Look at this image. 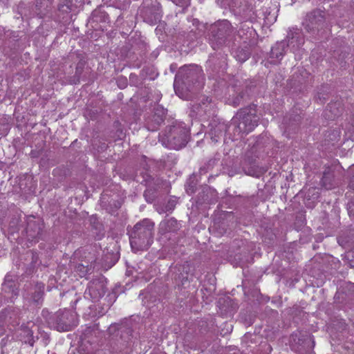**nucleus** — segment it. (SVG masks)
Returning a JSON list of instances; mask_svg holds the SVG:
<instances>
[{"instance_id": "obj_1", "label": "nucleus", "mask_w": 354, "mask_h": 354, "mask_svg": "<svg viewBox=\"0 0 354 354\" xmlns=\"http://www.w3.org/2000/svg\"><path fill=\"white\" fill-rule=\"evenodd\" d=\"M203 84V74L197 65L185 66L176 75L174 87L176 93L183 97L186 92L199 90Z\"/></svg>"}, {"instance_id": "obj_2", "label": "nucleus", "mask_w": 354, "mask_h": 354, "mask_svg": "<svg viewBox=\"0 0 354 354\" xmlns=\"http://www.w3.org/2000/svg\"><path fill=\"white\" fill-rule=\"evenodd\" d=\"M154 223L149 218H144L137 223L129 232V240L135 251L147 250L153 243Z\"/></svg>"}, {"instance_id": "obj_3", "label": "nucleus", "mask_w": 354, "mask_h": 354, "mask_svg": "<svg viewBox=\"0 0 354 354\" xmlns=\"http://www.w3.org/2000/svg\"><path fill=\"white\" fill-rule=\"evenodd\" d=\"M149 165L146 160L140 163L135 176L136 180L146 186L144 197L147 203H151L156 199L157 192L163 186H167V182L159 177H153L149 170Z\"/></svg>"}, {"instance_id": "obj_4", "label": "nucleus", "mask_w": 354, "mask_h": 354, "mask_svg": "<svg viewBox=\"0 0 354 354\" xmlns=\"http://www.w3.org/2000/svg\"><path fill=\"white\" fill-rule=\"evenodd\" d=\"M259 119L257 106L254 104L239 109L231 123L234 126V136L242 137L243 134L252 132L258 126Z\"/></svg>"}, {"instance_id": "obj_5", "label": "nucleus", "mask_w": 354, "mask_h": 354, "mask_svg": "<svg viewBox=\"0 0 354 354\" xmlns=\"http://www.w3.org/2000/svg\"><path fill=\"white\" fill-rule=\"evenodd\" d=\"M235 30L227 20L218 21L210 28L209 42L215 50L227 45L234 37Z\"/></svg>"}, {"instance_id": "obj_6", "label": "nucleus", "mask_w": 354, "mask_h": 354, "mask_svg": "<svg viewBox=\"0 0 354 354\" xmlns=\"http://www.w3.org/2000/svg\"><path fill=\"white\" fill-rule=\"evenodd\" d=\"M161 139L167 147L178 150L187 143L188 131L180 124L171 125L166 128Z\"/></svg>"}, {"instance_id": "obj_7", "label": "nucleus", "mask_w": 354, "mask_h": 354, "mask_svg": "<svg viewBox=\"0 0 354 354\" xmlns=\"http://www.w3.org/2000/svg\"><path fill=\"white\" fill-rule=\"evenodd\" d=\"M261 141L258 139L255 144L245 153L243 162V170L247 175L259 178L267 171V168L260 167L257 162L259 158L258 150L261 147Z\"/></svg>"}, {"instance_id": "obj_8", "label": "nucleus", "mask_w": 354, "mask_h": 354, "mask_svg": "<svg viewBox=\"0 0 354 354\" xmlns=\"http://www.w3.org/2000/svg\"><path fill=\"white\" fill-rule=\"evenodd\" d=\"M48 324L58 331H69L77 326V315L70 310L58 311L50 318Z\"/></svg>"}, {"instance_id": "obj_9", "label": "nucleus", "mask_w": 354, "mask_h": 354, "mask_svg": "<svg viewBox=\"0 0 354 354\" xmlns=\"http://www.w3.org/2000/svg\"><path fill=\"white\" fill-rule=\"evenodd\" d=\"M328 26L325 12L320 9H315L308 12L303 22L304 29L313 35L318 34Z\"/></svg>"}, {"instance_id": "obj_10", "label": "nucleus", "mask_w": 354, "mask_h": 354, "mask_svg": "<svg viewBox=\"0 0 354 354\" xmlns=\"http://www.w3.org/2000/svg\"><path fill=\"white\" fill-rule=\"evenodd\" d=\"M106 291L105 279L103 277L93 279L88 283L87 289L84 292V297L95 302L104 296Z\"/></svg>"}, {"instance_id": "obj_11", "label": "nucleus", "mask_w": 354, "mask_h": 354, "mask_svg": "<svg viewBox=\"0 0 354 354\" xmlns=\"http://www.w3.org/2000/svg\"><path fill=\"white\" fill-rule=\"evenodd\" d=\"M167 115V110L160 104H156L152 114L145 119V126L149 131H154L158 129L164 122Z\"/></svg>"}, {"instance_id": "obj_12", "label": "nucleus", "mask_w": 354, "mask_h": 354, "mask_svg": "<svg viewBox=\"0 0 354 354\" xmlns=\"http://www.w3.org/2000/svg\"><path fill=\"white\" fill-rule=\"evenodd\" d=\"M43 229V223L36 220L33 216H29L26 221V233L29 241L37 242L40 238Z\"/></svg>"}, {"instance_id": "obj_13", "label": "nucleus", "mask_w": 354, "mask_h": 354, "mask_svg": "<svg viewBox=\"0 0 354 354\" xmlns=\"http://www.w3.org/2000/svg\"><path fill=\"white\" fill-rule=\"evenodd\" d=\"M231 124L228 125L225 122L213 120L209 124L208 134L210 136L212 141L216 142L218 138L227 132Z\"/></svg>"}, {"instance_id": "obj_14", "label": "nucleus", "mask_w": 354, "mask_h": 354, "mask_svg": "<svg viewBox=\"0 0 354 354\" xmlns=\"http://www.w3.org/2000/svg\"><path fill=\"white\" fill-rule=\"evenodd\" d=\"M286 39V48L290 46L292 51L299 49L304 43L300 30L295 28L290 29Z\"/></svg>"}, {"instance_id": "obj_15", "label": "nucleus", "mask_w": 354, "mask_h": 354, "mask_svg": "<svg viewBox=\"0 0 354 354\" xmlns=\"http://www.w3.org/2000/svg\"><path fill=\"white\" fill-rule=\"evenodd\" d=\"M180 224L175 218H166L159 224V232L162 235L167 233H175L180 230Z\"/></svg>"}, {"instance_id": "obj_16", "label": "nucleus", "mask_w": 354, "mask_h": 354, "mask_svg": "<svg viewBox=\"0 0 354 354\" xmlns=\"http://www.w3.org/2000/svg\"><path fill=\"white\" fill-rule=\"evenodd\" d=\"M2 289L5 292L11 293L12 297H17L19 292V283L11 274H6L2 283Z\"/></svg>"}, {"instance_id": "obj_17", "label": "nucleus", "mask_w": 354, "mask_h": 354, "mask_svg": "<svg viewBox=\"0 0 354 354\" xmlns=\"http://www.w3.org/2000/svg\"><path fill=\"white\" fill-rule=\"evenodd\" d=\"M286 48V41L277 42L272 47L270 53V62L272 64H277L283 58Z\"/></svg>"}, {"instance_id": "obj_18", "label": "nucleus", "mask_w": 354, "mask_h": 354, "mask_svg": "<svg viewBox=\"0 0 354 354\" xmlns=\"http://www.w3.org/2000/svg\"><path fill=\"white\" fill-rule=\"evenodd\" d=\"M298 344L301 346L300 352L301 354L311 351L315 346V341L313 336L310 334L302 335L298 339Z\"/></svg>"}, {"instance_id": "obj_19", "label": "nucleus", "mask_w": 354, "mask_h": 354, "mask_svg": "<svg viewBox=\"0 0 354 354\" xmlns=\"http://www.w3.org/2000/svg\"><path fill=\"white\" fill-rule=\"evenodd\" d=\"M248 86L245 87V90L240 88L234 89V91L236 93V95H233L231 98L228 99L229 103L234 106H239L248 97Z\"/></svg>"}, {"instance_id": "obj_20", "label": "nucleus", "mask_w": 354, "mask_h": 354, "mask_svg": "<svg viewBox=\"0 0 354 354\" xmlns=\"http://www.w3.org/2000/svg\"><path fill=\"white\" fill-rule=\"evenodd\" d=\"M175 277L176 281H179L183 286L188 281V265H176L174 267Z\"/></svg>"}, {"instance_id": "obj_21", "label": "nucleus", "mask_w": 354, "mask_h": 354, "mask_svg": "<svg viewBox=\"0 0 354 354\" xmlns=\"http://www.w3.org/2000/svg\"><path fill=\"white\" fill-rule=\"evenodd\" d=\"M115 330H119L121 331V338L124 339L125 342H127L131 339L133 333V330L131 328L116 324H111L109 327V330L112 332Z\"/></svg>"}, {"instance_id": "obj_22", "label": "nucleus", "mask_w": 354, "mask_h": 354, "mask_svg": "<svg viewBox=\"0 0 354 354\" xmlns=\"http://www.w3.org/2000/svg\"><path fill=\"white\" fill-rule=\"evenodd\" d=\"M341 132L339 128L328 130L324 134L325 142L328 145H334L340 140Z\"/></svg>"}, {"instance_id": "obj_23", "label": "nucleus", "mask_w": 354, "mask_h": 354, "mask_svg": "<svg viewBox=\"0 0 354 354\" xmlns=\"http://www.w3.org/2000/svg\"><path fill=\"white\" fill-rule=\"evenodd\" d=\"M95 261V259H93L91 261V262L86 263V264L84 263H78L75 267V270L76 272L78 273V274L82 277L86 276L88 273H90L92 272V270L94 269V265L93 263Z\"/></svg>"}, {"instance_id": "obj_24", "label": "nucleus", "mask_w": 354, "mask_h": 354, "mask_svg": "<svg viewBox=\"0 0 354 354\" xmlns=\"http://www.w3.org/2000/svg\"><path fill=\"white\" fill-rule=\"evenodd\" d=\"M210 102L211 100H209L208 97H206L205 102L203 100L201 103L194 105V108L196 111L197 114L202 116L203 114H206L207 111H209L212 108Z\"/></svg>"}, {"instance_id": "obj_25", "label": "nucleus", "mask_w": 354, "mask_h": 354, "mask_svg": "<svg viewBox=\"0 0 354 354\" xmlns=\"http://www.w3.org/2000/svg\"><path fill=\"white\" fill-rule=\"evenodd\" d=\"M20 335L24 337V341L26 343L29 344L30 346H33L35 342L33 339V332L28 326L21 325L20 327Z\"/></svg>"}, {"instance_id": "obj_26", "label": "nucleus", "mask_w": 354, "mask_h": 354, "mask_svg": "<svg viewBox=\"0 0 354 354\" xmlns=\"http://www.w3.org/2000/svg\"><path fill=\"white\" fill-rule=\"evenodd\" d=\"M339 104L337 102L328 104L325 112L326 116L331 120H333L335 117L338 116L342 111L339 109Z\"/></svg>"}, {"instance_id": "obj_27", "label": "nucleus", "mask_w": 354, "mask_h": 354, "mask_svg": "<svg viewBox=\"0 0 354 354\" xmlns=\"http://www.w3.org/2000/svg\"><path fill=\"white\" fill-rule=\"evenodd\" d=\"M251 51L249 47L238 48L235 51L234 57L240 62L246 61L250 56Z\"/></svg>"}, {"instance_id": "obj_28", "label": "nucleus", "mask_w": 354, "mask_h": 354, "mask_svg": "<svg viewBox=\"0 0 354 354\" xmlns=\"http://www.w3.org/2000/svg\"><path fill=\"white\" fill-rule=\"evenodd\" d=\"M178 203V198L175 196H172L169 199L165 207L159 211V213H163L167 212H171L174 209L176 204Z\"/></svg>"}, {"instance_id": "obj_29", "label": "nucleus", "mask_w": 354, "mask_h": 354, "mask_svg": "<svg viewBox=\"0 0 354 354\" xmlns=\"http://www.w3.org/2000/svg\"><path fill=\"white\" fill-rule=\"evenodd\" d=\"M50 3L49 0H37L36 7L37 10L41 12L44 13L50 7Z\"/></svg>"}, {"instance_id": "obj_30", "label": "nucleus", "mask_w": 354, "mask_h": 354, "mask_svg": "<svg viewBox=\"0 0 354 354\" xmlns=\"http://www.w3.org/2000/svg\"><path fill=\"white\" fill-rule=\"evenodd\" d=\"M196 182L194 180V177L191 176L186 184V192L188 194H192L196 192Z\"/></svg>"}, {"instance_id": "obj_31", "label": "nucleus", "mask_w": 354, "mask_h": 354, "mask_svg": "<svg viewBox=\"0 0 354 354\" xmlns=\"http://www.w3.org/2000/svg\"><path fill=\"white\" fill-rule=\"evenodd\" d=\"M44 291L41 288H37L32 294V299L34 303L39 304L42 300Z\"/></svg>"}, {"instance_id": "obj_32", "label": "nucleus", "mask_w": 354, "mask_h": 354, "mask_svg": "<svg viewBox=\"0 0 354 354\" xmlns=\"http://www.w3.org/2000/svg\"><path fill=\"white\" fill-rule=\"evenodd\" d=\"M84 66H85V62L84 61H80L76 66L75 77H77V81H79L81 77V75L83 73Z\"/></svg>"}, {"instance_id": "obj_33", "label": "nucleus", "mask_w": 354, "mask_h": 354, "mask_svg": "<svg viewBox=\"0 0 354 354\" xmlns=\"http://www.w3.org/2000/svg\"><path fill=\"white\" fill-rule=\"evenodd\" d=\"M91 332L92 330L91 329H88L86 330V333H85L84 336L82 338L81 347L86 346V344H89L90 346H91L92 344L95 343L94 339H93V342H91V340L89 339V337L88 336V335ZM82 349H84V348H82Z\"/></svg>"}, {"instance_id": "obj_34", "label": "nucleus", "mask_w": 354, "mask_h": 354, "mask_svg": "<svg viewBox=\"0 0 354 354\" xmlns=\"http://www.w3.org/2000/svg\"><path fill=\"white\" fill-rule=\"evenodd\" d=\"M129 81L130 84L135 86H138L141 84L138 77L136 75L132 73L129 76Z\"/></svg>"}, {"instance_id": "obj_35", "label": "nucleus", "mask_w": 354, "mask_h": 354, "mask_svg": "<svg viewBox=\"0 0 354 354\" xmlns=\"http://www.w3.org/2000/svg\"><path fill=\"white\" fill-rule=\"evenodd\" d=\"M207 202H208V196L207 194H205V192L203 191L198 196L197 203L202 204L203 203H207Z\"/></svg>"}, {"instance_id": "obj_36", "label": "nucleus", "mask_w": 354, "mask_h": 354, "mask_svg": "<svg viewBox=\"0 0 354 354\" xmlns=\"http://www.w3.org/2000/svg\"><path fill=\"white\" fill-rule=\"evenodd\" d=\"M171 1L176 6L184 7L188 5L189 0H171Z\"/></svg>"}, {"instance_id": "obj_37", "label": "nucleus", "mask_w": 354, "mask_h": 354, "mask_svg": "<svg viewBox=\"0 0 354 354\" xmlns=\"http://www.w3.org/2000/svg\"><path fill=\"white\" fill-rule=\"evenodd\" d=\"M111 306V304L109 303V304H106L105 307L104 306L99 307V308H100L99 314H98L99 317L104 315L107 312L108 309H109Z\"/></svg>"}, {"instance_id": "obj_38", "label": "nucleus", "mask_w": 354, "mask_h": 354, "mask_svg": "<svg viewBox=\"0 0 354 354\" xmlns=\"http://www.w3.org/2000/svg\"><path fill=\"white\" fill-rule=\"evenodd\" d=\"M322 183L323 186H324L326 189H329L332 188V185H330V183L328 184V177L326 174H324L322 179Z\"/></svg>"}, {"instance_id": "obj_39", "label": "nucleus", "mask_w": 354, "mask_h": 354, "mask_svg": "<svg viewBox=\"0 0 354 354\" xmlns=\"http://www.w3.org/2000/svg\"><path fill=\"white\" fill-rule=\"evenodd\" d=\"M118 82V86L120 88H125L127 84V80L124 79V78H119L117 81Z\"/></svg>"}, {"instance_id": "obj_40", "label": "nucleus", "mask_w": 354, "mask_h": 354, "mask_svg": "<svg viewBox=\"0 0 354 354\" xmlns=\"http://www.w3.org/2000/svg\"><path fill=\"white\" fill-rule=\"evenodd\" d=\"M348 210L350 214H353V215H354V198L348 204Z\"/></svg>"}, {"instance_id": "obj_41", "label": "nucleus", "mask_w": 354, "mask_h": 354, "mask_svg": "<svg viewBox=\"0 0 354 354\" xmlns=\"http://www.w3.org/2000/svg\"><path fill=\"white\" fill-rule=\"evenodd\" d=\"M113 205H114V209H113L112 207L110 208V212H114L118 209H119L120 207V206H121V204L118 201H113Z\"/></svg>"}, {"instance_id": "obj_42", "label": "nucleus", "mask_w": 354, "mask_h": 354, "mask_svg": "<svg viewBox=\"0 0 354 354\" xmlns=\"http://www.w3.org/2000/svg\"><path fill=\"white\" fill-rule=\"evenodd\" d=\"M104 235V230L102 225L99 223V239H101Z\"/></svg>"}, {"instance_id": "obj_43", "label": "nucleus", "mask_w": 354, "mask_h": 354, "mask_svg": "<svg viewBox=\"0 0 354 354\" xmlns=\"http://www.w3.org/2000/svg\"><path fill=\"white\" fill-rule=\"evenodd\" d=\"M207 169H208V166L205 165V166L201 167L199 170V174L201 175L205 174L207 172Z\"/></svg>"}, {"instance_id": "obj_44", "label": "nucleus", "mask_w": 354, "mask_h": 354, "mask_svg": "<svg viewBox=\"0 0 354 354\" xmlns=\"http://www.w3.org/2000/svg\"><path fill=\"white\" fill-rule=\"evenodd\" d=\"M318 98L321 101L322 103H324L326 101V98L325 97H321L319 94L318 95Z\"/></svg>"}, {"instance_id": "obj_45", "label": "nucleus", "mask_w": 354, "mask_h": 354, "mask_svg": "<svg viewBox=\"0 0 354 354\" xmlns=\"http://www.w3.org/2000/svg\"><path fill=\"white\" fill-rule=\"evenodd\" d=\"M349 186L351 188L354 189V177H353V178L351 180Z\"/></svg>"}, {"instance_id": "obj_46", "label": "nucleus", "mask_w": 354, "mask_h": 354, "mask_svg": "<svg viewBox=\"0 0 354 354\" xmlns=\"http://www.w3.org/2000/svg\"><path fill=\"white\" fill-rule=\"evenodd\" d=\"M242 33H244V30L243 29H240L239 31H238V36L240 37V38H243V35Z\"/></svg>"}, {"instance_id": "obj_47", "label": "nucleus", "mask_w": 354, "mask_h": 354, "mask_svg": "<svg viewBox=\"0 0 354 354\" xmlns=\"http://www.w3.org/2000/svg\"><path fill=\"white\" fill-rule=\"evenodd\" d=\"M86 349H87V351H88V353H91V352H92V350H93V349H92V348H88L87 347H86Z\"/></svg>"}, {"instance_id": "obj_48", "label": "nucleus", "mask_w": 354, "mask_h": 354, "mask_svg": "<svg viewBox=\"0 0 354 354\" xmlns=\"http://www.w3.org/2000/svg\"><path fill=\"white\" fill-rule=\"evenodd\" d=\"M315 195V194H313V196ZM314 198H318V193L316 194V196Z\"/></svg>"}, {"instance_id": "obj_49", "label": "nucleus", "mask_w": 354, "mask_h": 354, "mask_svg": "<svg viewBox=\"0 0 354 354\" xmlns=\"http://www.w3.org/2000/svg\"><path fill=\"white\" fill-rule=\"evenodd\" d=\"M32 259H35V254H34V253H32Z\"/></svg>"}, {"instance_id": "obj_50", "label": "nucleus", "mask_w": 354, "mask_h": 354, "mask_svg": "<svg viewBox=\"0 0 354 354\" xmlns=\"http://www.w3.org/2000/svg\"><path fill=\"white\" fill-rule=\"evenodd\" d=\"M353 253H348V257H349L351 254H352Z\"/></svg>"}, {"instance_id": "obj_51", "label": "nucleus", "mask_w": 354, "mask_h": 354, "mask_svg": "<svg viewBox=\"0 0 354 354\" xmlns=\"http://www.w3.org/2000/svg\"><path fill=\"white\" fill-rule=\"evenodd\" d=\"M106 210H109V212H110V209H109V208H106ZM111 213H112V212H111Z\"/></svg>"}]
</instances>
